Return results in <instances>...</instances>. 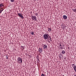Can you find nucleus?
I'll return each instance as SVG.
<instances>
[{
  "label": "nucleus",
  "mask_w": 76,
  "mask_h": 76,
  "mask_svg": "<svg viewBox=\"0 0 76 76\" xmlns=\"http://www.w3.org/2000/svg\"><path fill=\"white\" fill-rule=\"evenodd\" d=\"M49 37V35L48 34H45L43 35V38L45 39H48Z\"/></svg>",
  "instance_id": "1"
},
{
  "label": "nucleus",
  "mask_w": 76,
  "mask_h": 76,
  "mask_svg": "<svg viewBox=\"0 0 76 76\" xmlns=\"http://www.w3.org/2000/svg\"><path fill=\"white\" fill-rule=\"evenodd\" d=\"M31 18L33 20L37 21V17L36 16L31 15Z\"/></svg>",
  "instance_id": "2"
},
{
  "label": "nucleus",
  "mask_w": 76,
  "mask_h": 76,
  "mask_svg": "<svg viewBox=\"0 0 76 76\" xmlns=\"http://www.w3.org/2000/svg\"><path fill=\"white\" fill-rule=\"evenodd\" d=\"M17 60L18 61H20L19 62L20 63H22V59L21 58L19 57L18 58Z\"/></svg>",
  "instance_id": "3"
},
{
  "label": "nucleus",
  "mask_w": 76,
  "mask_h": 76,
  "mask_svg": "<svg viewBox=\"0 0 76 76\" xmlns=\"http://www.w3.org/2000/svg\"><path fill=\"white\" fill-rule=\"evenodd\" d=\"M18 15L19 16V17H20L21 19H24V17L23 16L22 14L19 13L18 14Z\"/></svg>",
  "instance_id": "4"
},
{
  "label": "nucleus",
  "mask_w": 76,
  "mask_h": 76,
  "mask_svg": "<svg viewBox=\"0 0 76 76\" xmlns=\"http://www.w3.org/2000/svg\"><path fill=\"white\" fill-rule=\"evenodd\" d=\"M48 40V42L50 43V42H51L52 40H51V37L50 36H49L48 39H47Z\"/></svg>",
  "instance_id": "5"
},
{
  "label": "nucleus",
  "mask_w": 76,
  "mask_h": 76,
  "mask_svg": "<svg viewBox=\"0 0 76 76\" xmlns=\"http://www.w3.org/2000/svg\"><path fill=\"white\" fill-rule=\"evenodd\" d=\"M39 51L40 53L42 52V48H39Z\"/></svg>",
  "instance_id": "6"
},
{
  "label": "nucleus",
  "mask_w": 76,
  "mask_h": 76,
  "mask_svg": "<svg viewBox=\"0 0 76 76\" xmlns=\"http://www.w3.org/2000/svg\"><path fill=\"white\" fill-rule=\"evenodd\" d=\"M63 18L64 19H66L67 18V17L66 15H64L63 16Z\"/></svg>",
  "instance_id": "7"
},
{
  "label": "nucleus",
  "mask_w": 76,
  "mask_h": 76,
  "mask_svg": "<svg viewBox=\"0 0 76 76\" xmlns=\"http://www.w3.org/2000/svg\"><path fill=\"white\" fill-rule=\"evenodd\" d=\"M44 49H47V46L45 45H44Z\"/></svg>",
  "instance_id": "8"
},
{
  "label": "nucleus",
  "mask_w": 76,
  "mask_h": 76,
  "mask_svg": "<svg viewBox=\"0 0 76 76\" xmlns=\"http://www.w3.org/2000/svg\"><path fill=\"white\" fill-rule=\"evenodd\" d=\"M74 69V70L75 71V72L76 73V65L74 66V67L73 68Z\"/></svg>",
  "instance_id": "9"
},
{
  "label": "nucleus",
  "mask_w": 76,
  "mask_h": 76,
  "mask_svg": "<svg viewBox=\"0 0 76 76\" xmlns=\"http://www.w3.org/2000/svg\"><path fill=\"white\" fill-rule=\"evenodd\" d=\"M3 10H4V9L3 8H2L0 9V14L1 13V12H2V11H3Z\"/></svg>",
  "instance_id": "10"
},
{
  "label": "nucleus",
  "mask_w": 76,
  "mask_h": 76,
  "mask_svg": "<svg viewBox=\"0 0 76 76\" xmlns=\"http://www.w3.org/2000/svg\"><path fill=\"white\" fill-rule=\"evenodd\" d=\"M59 57L60 58H61V57H63V55L61 54H60L59 55Z\"/></svg>",
  "instance_id": "11"
},
{
  "label": "nucleus",
  "mask_w": 76,
  "mask_h": 76,
  "mask_svg": "<svg viewBox=\"0 0 76 76\" xmlns=\"http://www.w3.org/2000/svg\"><path fill=\"white\" fill-rule=\"evenodd\" d=\"M66 53L65 51L63 50L62 51L61 53L62 54H65V53Z\"/></svg>",
  "instance_id": "12"
},
{
  "label": "nucleus",
  "mask_w": 76,
  "mask_h": 76,
  "mask_svg": "<svg viewBox=\"0 0 76 76\" xmlns=\"http://www.w3.org/2000/svg\"><path fill=\"white\" fill-rule=\"evenodd\" d=\"M48 29L49 30H48V31H49V32H50V31H51V28H48Z\"/></svg>",
  "instance_id": "13"
},
{
  "label": "nucleus",
  "mask_w": 76,
  "mask_h": 76,
  "mask_svg": "<svg viewBox=\"0 0 76 76\" xmlns=\"http://www.w3.org/2000/svg\"><path fill=\"white\" fill-rule=\"evenodd\" d=\"M2 6H4V5H3V4L2 3L0 4V8L1 7H2Z\"/></svg>",
  "instance_id": "14"
},
{
  "label": "nucleus",
  "mask_w": 76,
  "mask_h": 76,
  "mask_svg": "<svg viewBox=\"0 0 76 76\" xmlns=\"http://www.w3.org/2000/svg\"><path fill=\"white\" fill-rule=\"evenodd\" d=\"M64 48V46H61L60 47H59V48H60V49H61V50H63V48Z\"/></svg>",
  "instance_id": "15"
},
{
  "label": "nucleus",
  "mask_w": 76,
  "mask_h": 76,
  "mask_svg": "<svg viewBox=\"0 0 76 76\" xmlns=\"http://www.w3.org/2000/svg\"><path fill=\"white\" fill-rule=\"evenodd\" d=\"M31 34V35H34V32H33V31H31L30 32Z\"/></svg>",
  "instance_id": "16"
},
{
  "label": "nucleus",
  "mask_w": 76,
  "mask_h": 76,
  "mask_svg": "<svg viewBox=\"0 0 76 76\" xmlns=\"http://www.w3.org/2000/svg\"><path fill=\"white\" fill-rule=\"evenodd\" d=\"M38 56H37V60H38V59H39V56H38Z\"/></svg>",
  "instance_id": "17"
},
{
  "label": "nucleus",
  "mask_w": 76,
  "mask_h": 76,
  "mask_svg": "<svg viewBox=\"0 0 76 76\" xmlns=\"http://www.w3.org/2000/svg\"><path fill=\"white\" fill-rule=\"evenodd\" d=\"M66 25H65V24H64V29L65 28H66Z\"/></svg>",
  "instance_id": "18"
},
{
  "label": "nucleus",
  "mask_w": 76,
  "mask_h": 76,
  "mask_svg": "<svg viewBox=\"0 0 76 76\" xmlns=\"http://www.w3.org/2000/svg\"><path fill=\"white\" fill-rule=\"evenodd\" d=\"M37 62H38V63H39V62H40L39 59H37Z\"/></svg>",
  "instance_id": "19"
},
{
  "label": "nucleus",
  "mask_w": 76,
  "mask_h": 76,
  "mask_svg": "<svg viewBox=\"0 0 76 76\" xmlns=\"http://www.w3.org/2000/svg\"><path fill=\"white\" fill-rule=\"evenodd\" d=\"M45 75L44 74H42L41 75V76H45Z\"/></svg>",
  "instance_id": "20"
},
{
  "label": "nucleus",
  "mask_w": 76,
  "mask_h": 76,
  "mask_svg": "<svg viewBox=\"0 0 76 76\" xmlns=\"http://www.w3.org/2000/svg\"><path fill=\"white\" fill-rule=\"evenodd\" d=\"M35 15L36 16H38V13H36L35 14Z\"/></svg>",
  "instance_id": "21"
},
{
  "label": "nucleus",
  "mask_w": 76,
  "mask_h": 76,
  "mask_svg": "<svg viewBox=\"0 0 76 76\" xmlns=\"http://www.w3.org/2000/svg\"><path fill=\"white\" fill-rule=\"evenodd\" d=\"M21 47L22 48H23L22 50H24V48L23 47V46H21Z\"/></svg>",
  "instance_id": "22"
},
{
  "label": "nucleus",
  "mask_w": 76,
  "mask_h": 76,
  "mask_svg": "<svg viewBox=\"0 0 76 76\" xmlns=\"http://www.w3.org/2000/svg\"><path fill=\"white\" fill-rule=\"evenodd\" d=\"M6 57H7V59H8V58L9 57V56H8V55H6Z\"/></svg>",
  "instance_id": "23"
},
{
  "label": "nucleus",
  "mask_w": 76,
  "mask_h": 76,
  "mask_svg": "<svg viewBox=\"0 0 76 76\" xmlns=\"http://www.w3.org/2000/svg\"><path fill=\"white\" fill-rule=\"evenodd\" d=\"M61 26H62V28H63V29H64V25H61Z\"/></svg>",
  "instance_id": "24"
},
{
  "label": "nucleus",
  "mask_w": 76,
  "mask_h": 76,
  "mask_svg": "<svg viewBox=\"0 0 76 76\" xmlns=\"http://www.w3.org/2000/svg\"><path fill=\"white\" fill-rule=\"evenodd\" d=\"M63 47V45H61L60 43L59 47Z\"/></svg>",
  "instance_id": "25"
},
{
  "label": "nucleus",
  "mask_w": 76,
  "mask_h": 76,
  "mask_svg": "<svg viewBox=\"0 0 76 76\" xmlns=\"http://www.w3.org/2000/svg\"><path fill=\"white\" fill-rule=\"evenodd\" d=\"M72 66L74 68V66H75V64H72Z\"/></svg>",
  "instance_id": "26"
},
{
  "label": "nucleus",
  "mask_w": 76,
  "mask_h": 76,
  "mask_svg": "<svg viewBox=\"0 0 76 76\" xmlns=\"http://www.w3.org/2000/svg\"><path fill=\"white\" fill-rule=\"evenodd\" d=\"M11 2H13L14 1V0H11Z\"/></svg>",
  "instance_id": "27"
},
{
  "label": "nucleus",
  "mask_w": 76,
  "mask_h": 76,
  "mask_svg": "<svg viewBox=\"0 0 76 76\" xmlns=\"http://www.w3.org/2000/svg\"><path fill=\"white\" fill-rule=\"evenodd\" d=\"M26 56H28V54L27 53L26 54Z\"/></svg>",
  "instance_id": "28"
},
{
  "label": "nucleus",
  "mask_w": 76,
  "mask_h": 76,
  "mask_svg": "<svg viewBox=\"0 0 76 76\" xmlns=\"http://www.w3.org/2000/svg\"><path fill=\"white\" fill-rule=\"evenodd\" d=\"M74 76H76V75H74Z\"/></svg>",
  "instance_id": "29"
},
{
  "label": "nucleus",
  "mask_w": 76,
  "mask_h": 76,
  "mask_svg": "<svg viewBox=\"0 0 76 76\" xmlns=\"http://www.w3.org/2000/svg\"><path fill=\"white\" fill-rule=\"evenodd\" d=\"M34 1H36V0H34Z\"/></svg>",
  "instance_id": "30"
},
{
  "label": "nucleus",
  "mask_w": 76,
  "mask_h": 76,
  "mask_svg": "<svg viewBox=\"0 0 76 76\" xmlns=\"http://www.w3.org/2000/svg\"><path fill=\"white\" fill-rule=\"evenodd\" d=\"M63 46H64V45H63Z\"/></svg>",
  "instance_id": "31"
},
{
  "label": "nucleus",
  "mask_w": 76,
  "mask_h": 76,
  "mask_svg": "<svg viewBox=\"0 0 76 76\" xmlns=\"http://www.w3.org/2000/svg\"><path fill=\"white\" fill-rule=\"evenodd\" d=\"M68 48H69V47Z\"/></svg>",
  "instance_id": "32"
}]
</instances>
